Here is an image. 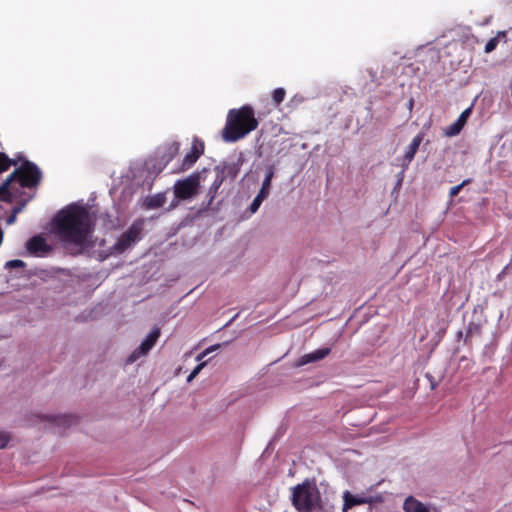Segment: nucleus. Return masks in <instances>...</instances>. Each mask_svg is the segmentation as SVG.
Instances as JSON below:
<instances>
[{
  "instance_id": "15",
  "label": "nucleus",
  "mask_w": 512,
  "mask_h": 512,
  "mask_svg": "<svg viewBox=\"0 0 512 512\" xmlns=\"http://www.w3.org/2000/svg\"><path fill=\"white\" fill-rule=\"evenodd\" d=\"M402 508L404 512H432L429 506L411 495L405 498Z\"/></svg>"
},
{
  "instance_id": "6",
  "label": "nucleus",
  "mask_w": 512,
  "mask_h": 512,
  "mask_svg": "<svg viewBox=\"0 0 512 512\" xmlns=\"http://www.w3.org/2000/svg\"><path fill=\"white\" fill-rule=\"evenodd\" d=\"M18 171L16 179L19 180L21 187L32 188L36 187L42 178V172L39 167L28 160H24Z\"/></svg>"
},
{
  "instance_id": "13",
  "label": "nucleus",
  "mask_w": 512,
  "mask_h": 512,
  "mask_svg": "<svg viewBox=\"0 0 512 512\" xmlns=\"http://www.w3.org/2000/svg\"><path fill=\"white\" fill-rule=\"evenodd\" d=\"M331 352V348L322 347L310 353L302 355L296 362V366L301 367L309 363L317 362L324 359Z\"/></svg>"
},
{
  "instance_id": "14",
  "label": "nucleus",
  "mask_w": 512,
  "mask_h": 512,
  "mask_svg": "<svg viewBox=\"0 0 512 512\" xmlns=\"http://www.w3.org/2000/svg\"><path fill=\"white\" fill-rule=\"evenodd\" d=\"M240 171V164L236 162L227 163L223 162L215 167L216 173H222L224 175V180L229 178L231 181H234Z\"/></svg>"
},
{
  "instance_id": "1",
  "label": "nucleus",
  "mask_w": 512,
  "mask_h": 512,
  "mask_svg": "<svg viewBox=\"0 0 512 512\" xmlns=\"http://www.w3.org/2000/svg\"><path fill=\"white\" fill-rule=\"evenodd\" d=\"M54 227L62 246L69 253L77 255L87 248L93 225L86 207L68 205L55 216Z\"/></svg>"
},
{
  "instance_id": "8",
  "label": "nucleus",
  "mask_w": 512,
  "mask_h": 512,
  "mask_svg": "<svg viewBox=\"0 0 512 512\" xmlns=\"http://www.w3.org/2000/svg\"><path fill=\"white\" fill-rule=\"evenodd\" d=\"M485 322L486 321L482 317V315H478L475 309L472 314L471 320L469 321L465 329L464 343L466 345H471L474 340H477L481 337L482 327Z\"/></svg>"
},
{
  "instance_id": "38",
  "label": "nucleus",
  "mask_w": 512,
  "mask_h": 512,
  "mask_svg": "<svg viewBox=\"0 0 512 512\" xmlns=\"http://www.w3.org/2000/svg\"><path fill=\"white\" fill-rule=\"evenodd\" d=\"M507 268H508V265L506 267H504V269L499 273V275H498L499 278H501L503 275H505Z\"/></svg>"
},
{
  "instance_id": "20",
  "label": "nucleus",
  "mask_w": 512,
  "mask_h": 512,
  "mask_svg": "<svg viewBox=\"0 0 512 512\" xmlns=\"http://www.w3.org/2000/svg\"><path fill=\"white\" fill-rule=\"evenodd\" d=\"M166 202V195L164 192L155 195L147 196L143 202L146 209H157L162 207Z\"/></svg>"
},
{
  "instance_id": "12",
  "label": "nucleus",
  "mask_w": 512,
  "mask_h": 512,
  "mask_svg": "<svg viewBox=\"0 0 512 512\" xmlns=\"http://www.w3.org/2000/svg\"><path fill=\"white\" fill-rule=\"evenodd\" d=\"M471 113H472V106H470V107L466 108L464 111H462V113L459 115L457 120L455 122H453L451 125H449L448 127H446V129L444 130V134L448 137H453V136L458 135L461 132V130L463 129V127L465 126Z\"/></svg>"
},
{
  "instance_id": "7",
  "label": "nucleus",
  "mask_w": 512,
  "mask_h": 512,
  "mask_svg": "<svg viewBox=\"0 0 512 512\" xmlns=\"http://www.w3.org/2000/svg\"><path fill=\"white\" fill-rule=\"evenodd\" d=\"M159 336L160 329L158 327L153 328L145 337V339H143L141 344L128 356V358L126 359V364H133L139 358L146 356L156 344Z\"/></svg>"
},
{
  "instance_id": "21",
  "label": "nucleus",
  "mask_w": 512,
  "mask_h": 512,
  "mask_svg": "<svg viewBox=\"0 0 512 512\" xmlns=\"http://www.w3.org/2000/svg\"><path fill=\"white\" fill-rule=\"evenodd\" d=\"M448 321L444 318L437 319L436 323V332L434 338L436 339V342H440L443 337L445 336L447 329H448Z\"/></svg>"
},
{
  "instance_id": "5",
  "label": "nucleus",
  "mask_w": 512,
  "mask_h": 512,
  "mask_svg": "<svg viewBox=\"0 0 512 512\" xmlns=\"http://www.w3.org/2000/svg\"><path fill=\"white\" fill-rule=\"evenodd\" d=\"M207 169L196 171L184 179H179L174 183L173 190L176 201L170 204L171 208L176 207L179 200H188L194 198L199 193L200 183L205 180Z\"/></svg>"
},
{
  "instance_id": "32",
  "label": "nucleus",
  "mask_w": 512,
  "mask_h": 512,
  "mask_svg": "<svg viewBox=\"0 0 512 512\" xmlns=\"http://www.w3.org/2000/svg\"><path fill=\"white\" fill-rule=\"evenodd\" d=\"M25 205L26 201L19 203L18 205L13 207L12 212L15 214H19L24 209Z\"/></svg>"
},
{
  "instance_id": "17",
  "label": "nucleus",
  "mask_w": 512,
  "mask_h": 512,
  "mask_svg": "<svg viewBox=\"0 0 512 512\" xmlns=\"http://www.w3.org/2000/svg\"><path fill=\"white\" fill-rule=\"evenodd\" d=\"M45 419L49 420L51 423L55 424L59 427H70L77 422V418L73 415L63 414V415H49L44 416Z\"/></svg>"
},
{
  "instance_id": "33",
  "label": "nucleus",
  "mask_w": 512,
  "mask_h": 512,
  "mask_svg": "<svg viewBox=\"0 0 512 512\" xmlns=\"http://www.w3.org/2000/svg\"><path fill=\"white\" fill-rule=\"evenodd\" d=\"M206 362H200L191 372L197 376L200 371L205 367Z\"/></svg>"
},
{
  "instance_id": "28",
  "label": "nucleus",
  "mask_w": 512,
  "mask_h": 512,
  "mask_svg": "<svg viewBox=\"0 0 512 512\" xmlns=\"http://www.w3.org/2000/svg\"><path fill=\"white\" fill-rule=\"evenodd\" d=\"M498 42H499L498 37L490 38V39L487 41L486 45H485L484 51H485L486 53H490V52H492V51H493V50H495V48L497 47Z\"/></svg>"
},
{
  "instance_id": "11",
  "label": "nucleus",
  "mask_w": 512,
  "mask_h": 512,
  "mask_svg": "<svg viewBox=\"0 0 512 512\" xmlns=\"http://www.w3.org/2000/svg\"><path fill=\"white\" fill-rule=\"evenodd\" d=\"M204 152V143L199 139H194L190 152L185 155L182 161V170L192 167Z\"/></svg>"
},
{
  "instance_id": "2",
  "label": "nucleus",
  "mask_w": 512,
  "mask_h": 512,
  "mask_svg": "<svg viewBox=\"0 0 512 512\" xmlns=\"http://www.w3.org/2000/svg\"><path fill=\"white\" fill-rule=\"evenodd\" d=\"M258 126L254 110L250 106L231 109L228 112L226 124L222 132L225 142L233 143L244 138Z\"/></svg>"
},
{
  "instance_id": "35",
  "label": "nucleus",
  "mask_w": 512,
  "mask_h": 512,
  "mask_svg": "<svg viewBox=\"0 0 512 512\" xmlns=\"http://www.w3.org/2000/svg\"><path fill=\"white\" fill-rule=\"evenodd\" d=\"M16 216H17V214L12 212L11 215L7 218V224L8 225L13 224L16 220Z\"/></svg>"
},
{
  "instance_id": "22",
  "label": "nucleus",
  "mask_w": 512,
  "mask_h": 512,
  "mask_svg": "<svg viewBox=\"0 0 512 512\" xmlns=\"http://www.w3.org/2000/svg\"><path fill=\"white\" fill-rule=\"evenodd\" d=\"M273 176H274V171L272 168H270L267 171L265 178L262 182L261 189L258 192V193H262L263 197H265V198H267L270 193L271 181H272Z\"/></svg>"
},
{
  "instance_id": "3",
  "label": "nucleus",
  "mask_w": 512,
  "mask_h": 512,
  "mask_svg": "<svg viewBox=\"0 0 512 512\" xmlns=\"http://www.w3.org/2000/svg\"><path fill=\"white\" fill-rule=\"evenodd\" d=\"M291 501L298 512H313L320 507L321 495L315 481L306 479L294 486Z\"/></svg>"
},
{
  "instance_id": "34",
  "label": "nucleus",
  "mask_w": 512,
  "mask_h": 512,
  "mask_svg": "<svg viewBox=\"0 0 512 512\" xmlns=\"http://www.w3.org/2000/svg\"><path fill=\"white\" fill-rule=\"evenodd\" d=\"M426 378L430 382L431 389L434 390L437 386V382L434 380V378L429 373L426 374Z\"/></svg>"
},
{
  "instance_id": "19",
  "label": "nucleus",
  "mask_w": 512,
  "mask_h": 512,
  "mask_svg": "<svg viewBox=\"0 0 512 512\" xmlns=\"http://www.w3.org/2000/svg\"><path fill=\"white\" fill-rule=\"evenodd\" d=\"M224 182V175L222 173H216L215 179L213 183L211 184L210 188L208 189L206 198H207V207H209L212 202L214 201L219 188Z\"/></svg>"
},
{
  "instance_id": "16",
  "label": "nucleus",
  "mask_w": 512,
  "mask_h": 512,
  "mask_svg": "<svg viewBox=\"0 0 512 512\" xmlns=\"http://www.w3.org/2000/svg\"><path fill=\"white\" fill-rule=\"evenodd\" d=\"M423 140L422 134H417L410 144L407 146L405 153H404V166H408V164L414 159V156Z\"/></svg>"
},
{
  "instance_id": "37",
  "label": "nucleus",
  "mask_w": 512,
  "mask_h": 512,
  "mask_svg": "<svg viewBox=\"0 0 512 512\" xmlns=\"http://www.w3.org/2000/svg\"><path fill=\"white\" fill-rule=\"evenodd\" d=\"M195 374H193L192 372L188 375L187 377V382H191L194 378H195Z\"/></svg>"
},
{
  "instance_id": "27",
  "label": "nucleus",
  "mask_w": 512,
  "mask_h": 512,
  "mask_svg": "<svg viewBox=\"0 0 512 512\" xmlns=\"http://www.w3.org/2000/svg\"><path fill=\"white\" fill-rule=\"evenodd\" d=\"M25 266V262L20 259L10 260L5 263L6 269L24 268Z\"/></svg>"
},
{
  "instance_id": "30",
  "label": "nucleus",
  "mask_w": 512,
  "mask_h": 512,
  "mask_svg": "<svg viewBox=\"0 0 512 512\" xmlns=\"http://www.w3.org/2000/svg\"><path fill=\"white\" fill-rule=\"evenodd\" d=\"M180 144L178 142H174L169 146V157L167 161L171 160L179 151Z\"/></svg>"
},
{
  "instance_id": "18",
  "label": "nucleus",
  "mask_w": 512,
  "mask_h": 512,
  "mask_svg": "<svg viewBox=\"0 0 512 512\" xmlns=\"http://www.w3.org/2000/svg\"><path fill=\"white\" fill-rule=\"evenodd\" d=\"M18 176V171L12 172L2 183H0V201L11 202V193L9 187L12 181Z\"/></svg>"
},
{
  "instance_id": "24",
  "label": "nucleus",
  "mask_w": 512,
  "mask_h": 512,
  "mask_svg": "<svg viewBox=\"0 0 512 512\" xmlns=\"http://www.w3.org/2000/svg\"><path fill=\"white\" fill-rule=\"evenodd\" d=\"M286 92L284 88H276L272 93V100L276 106L280 105L284 98H285Z\"/></svg>"
},
{
  "instance_id": "36",
  "label": "nucleus",
  "mask_w": 512,
  "mask_h": 512,
  "mask_svg": "<svg viewBox=\"0 0 512 512\" xmlns=\"http://www.w3.org/2000/svg\"><path fill=\"white\" fill-rule=\"evenodd\" d=\"M457 340L460 341L463 337H465V333L463 331H458L457 333Z\"/></svg>"
},
{
  "instance_id": "10",
  "label": "nucleus",
  "mask_w": 512,
  "mask_h": 512,
  "mask_svg": "<svg viewBox=\"0 0 512 512\" xmlns=\"http://www.w3.org/2000/svg\"><path fill=\"white\" fill-rule=\"evenodd\" d=\"M343 512H346L348 509L362 504H372L379 503L383 501L381 495L376 496H365V495H353L349 491H345L343 493Z\"/></svg>"
},
{
  "instance_id": "39",
  "label": "nucleus",
  "mask_w": 512,
  "mask_h": 512,
  "mask_svg": "<svg viewBox=\"0 0 512 512\" xmlns=\"http://www.w3.org/2000/svg\"><path fill=\"white\" fill-rule=\"evenodd\" d=\"M412 105H413V101L411 100V101L409 102V106H410V107H412Z\"/></svg>"
},
{
  "instance_id": "26",
  "label": "nucleus",
  "mask_w": 512,
  "mask_h": 512,
  "mask_svg": "<svg viewBox=\"0 0 512 512\" xmlns=\"http://www.w3.org/2000/svg\"><path fill=\"white\" fill-rule=\"evenodd\" d=\"M469 183H471V179L467 178V179L463 180L460 184L451 187L450 191H449V196L450 197H455L461 191V189L464 186L468 185Z\"/></svg>"
},
{
  "instance_id": "23",
  "label": "nucleus",
  "mask_w": 512,
  "mask_h": 512,
  "mask_svg": "<svg viewBox=\"0 0 512 512\" xmlns=\"http://www.w3.org/2000/svg\"><path fill=\"white\" fill-rule=\"evenodd\" d=\"M17 162L13 159H9L8 156L0 152V173L6 171L10 166L16 165Z\"/></svg>"
},
{
  "instance_id": "31",
  "label": "nucleus",
  "mask_w": 512,
  "mask_h": 512,
  "mask_svg": "<svg viewBox=\"0 0 512 512\" xmlns=\"http://www.w3.org/2000/svg\"><path fill=\"white\" fill-rule=\"evenodd\" d=\"M8 442H9V436L4 432H0V449L6 447Z\"/></svg>"
},
{
  "instance_id": "9",
  "label": "nucleus",
  "mask_w": 512,
  "mask_h": 512,
  "mask_svg": "<svg viewBox=\"0 0 512 512\" xmlns=\"http://www.w3.org/2000/svg\"><path fill=\"white\" fill-rule=\"evenodd\" d=\"M28 254L35 257H44L52 251V247L47 243L42 235L31 237L25 245Z\"/></svg>"
},
{
  "instance_id": "29",
  "label": "nucleus",
  "mask_w": 512,
  "mask_h": 512,
  "mask_svg": "<svg viewBox=\"0 0 512 512\" xmlns=\"http://www.w3.org/2000/svg\"><path fill=\"white\" fill-rule=\"evenodd\" d=\"M220 347V344L212 345L208 348H206L204 351H202L200 354L197 355L196 360L201 361L205 356L210 354L211 352L217 350Z\"/></svg>"
},
{
  "instance_id": "25",
  "label": "nucleus",
  "mask_w": 512,
  "mask_h": 512,
  "mask_svg": "<svg viewBox=\"0 0 512 512\" xmlns=\"http://www.w3.org/2000/svg\"><path fill=\"white\" fill-rule=\"evenodd\" d=\"M266 198L263 197L262 193H258L256 195V197L253 199L252 203L250 204L249 206V211L251 214H254L257 212V210L259 209L261 203L265 200Z\"/></svg>"
},
{
  "instance_id": "4",
  "label": "nucleus",
  "mask_w": 512,
  "mask_h": 512,
  "mask_svg": "<svg viewBox=\"0 0 512 512\" xmlns=\"http://www.w3.org/2000/svg\"><path fill=\"white\" fill-rule=\"evenodd\" d=\"M144 224V219H136L109 248V254L117 256L134 248L135 245L140 242L144 236Z\"/></svg>"
}]
</instances>
